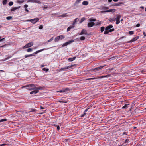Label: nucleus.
I'll list each match as a JSON object with an SVG mask.
<instances>
[{
  "instance_id": "obj_31",
  "label": "nucleus",
  "mask_w": 146,
  "mask_h": 146,
  "mask_svg": "<svg viewBox=\"0 0 146 146\" xmlns=\"http://www.w3.org/2000/svg\"><path fill=\"white\" fill-rule=\"evenodd\" d=\"M105 29V27H101V32L102 33L104 30Z\"/></svg>"
},
{
  "instance_id": "obj_48",
  "label": "nucleus",
  "mask_w": 146,
  "mask_h": 146,
  "mask_svg": "<svg viewBox=\"0 0 146 146\" xmlns=\"http://www.w3.org/2000/svg\"><path fill=\"white\" fill-rule=\"evenodd\" d=\"M43 70H44V71H46V72H47L48 71V70H49V69H46L45 68H44L43 69Z\"/></svg>"
},
{
  "instance_id": "obj_21",
  "label": "nucleus",
  "mask_w": 146,
  "mask_h": 146,
  "mask_svg": "<svg viewBox=\"0 0 146 146\" xmlns=\"http://www.w3.org/2000/svg\"><path fill=\"white\" fill-rule=\"evenodd\" d=\"M76 58V57H74L73 58H68V60L70 61H72L74 60Z\"/></svg>"
},
{
  "instance_id": "obj_40",
  "label": "nucleus",
  "mask_w": 146,
  "mask_h": 146,
  "mask_svg": "<svg viewBox=\"0 0 146 146\" xmlns=\"http://www.w3.org/2000/svg\"><path fill=\"white\" fill-rule=\"evenodd\" d=\"M24 0H22V1H20L19 0H18L17 1L18 3H23V2H24Z\"/></svg>"
},
{
  "instance_id": "obj_25",
  "label": "nucleus",
  "mask_w": 146,
  "mask_h": 146,
  "mask_svg": "<svg viewBox=\"0 0 146 146\" xmlns=\"http://www.w3.org/2000/svg\"><path fill=\"white\" fill-rule=\"evenodd\" d=\"M20 7H14V8H12L11 9V12L14 11H15V10H16L17 9L19 8H20Z\"/></svg>"
},
{
  "instance_id": "obj_18",
  "label": "nucleus",
  "mask_w": 146,
  "mask_h": 146,
  "mask_svg": "<svg viewBox=\"0 0 146 146\" xmlns=\"http://www.w3.org/2000/svg\"><path fill=\"white\" fill-rule=\"evenodd\" d=\"M122 4H123V3L122 2H119L117 3H116L114 5L115 6H120Z\"/></svg>"
},
{
  "instance_id": "obj_61",
  "label": "nucleus",
  "mask_w": 146,
  "mask_h": 146,
  "mask_svg": "<svg viewBox=\"0 0 146 146\" xmlns=\"http://www.w3.org/2000/svg\"><path fill=\"white\" fill-rule=\"evenodd\" d=\"M25 10L27 12H29V10L27 9L26 8L25 9Z\"/></svg>"
},
{
  "instance_id": "obj_29",
  "label": "nucleus",
  "mask_w": 146,
  "mask_h": 146,
  "mask_svg": "<svg viewBox=\"0 0 146 146\" xmlns=\"http://www.w3.org/2000/svg\"><path fill=\"white\" fill-rule=\"evenodd\" d=\"M67 13H64L63 14H62V15H60V17H65L67 16Z\"/></svg>"
},
{
  "instance_id": "obj_12",
  "label": "nucleus",
  "mask_w": 146,
  "mask_h": 146,
  "mask_svg": "<svg viewBox=\"0 0 146 146\" xmlns=\"http://www.w3.org/2000/svg\"><path fill=\"white\" fill-rule=\"evenodd\" d=\"M113 27V26L112 25H108L106 27V28L105 29V30H109L111 28H112Z\"/></svg>"
},
{
  "instance_id": "obj_35",
  "label": "nucleus",
  "mask_w": 146,
  "mask_h": 146,
  "mask_svg": "<svg viewBox=\"0 0 146 146\" xmlns=\"http://www.w3.org/2000/svg\"><path fill=\"white\" fill-rule=\"evenodd\" d=\"M7 0H3V5H5L7 4Z\"/></svg>"
},
{
  "instance_id": "obj_2",
  "label": "nucleus",
  "mask_w": 146,
  "mask_h": 146,
  "mask_svg": "<svg viewBox=\"0 0 146 146\" xmlns=\"http://www.w3.org/2000/svg\"><path fill=\"white\" fill-rule=\"evenodd\" d=\"M39 19L38 18H36L35 19L28 20L27 21L31 22L32 23L35 24L37 22Z\"/></svg>"
},
{
  "instance_id": "obj_20",
  "label": "nucleus",
  "mask_w": 146,
  "mask_h": 146,
  "mask_svg": "<svg viewBox=\"0 0 146 146\" xmlns=\"http://www.w3.org/2000/svg\"><path fill=\"white\" fill-rule=\"evenodd\" d=\"M60 39L59 36L56 37L54 39V41L55 42H58Z\"/></svg>"
},
{
  "instance_id": "obj_10",
  "label": "nucleus",
  "mask_w": 146,
  "mask_h": 146,
  "mask_svg": "<svg viewBox=\"0 0 146 146\" xmlns=\"http://www.w3.org/2000/svg\"><path fill=\"white\" fill-rule=\"evenodd\" d=\"M139 36H137L134 38L132 39H131L129 41H128L127 42V43H131L133 42L136 40H137L138 39H139Z\"/></svg>"
},
{
  "instance_id": "obj_53",
  "label": "nucleus",
  "mask_w": 146,
  "mask_h": 146,
  "mask_svg": "<svg viewBox=\"0 0 146 146\" xmlns=\"http://www.w3.org/2000/svg\"><path fill=\"white\" fill-rule=\"evenodd\" d=\"M140 24L138 23L136 25V27H139L140 26Z\"/></svg>"
},
{
  "instance_id": "obj_26",
  "label": "nucleus",
  "mask_w": 146,
  "mask_h": 146,
  "mask_svg": "<svg viewBox=\"0 0 146 146\" xmlns=\"http://www.w3.org/2000/svg\"><path fill=\"white\" fill-rule=\"evenodd\" d=\"M44 50V49H41V50H38V51H36L35 53V54H37L38 53L41 52V51H42L43 50Z\"/></svg>"
},
{
  "instance_id": "obj_6",
  "label": "nucleus",
  "mask_w": 146,
  "mask_h": 146,
  "mask_svg": "<svg viewBox=\"0 0 146 146\" xmlns=\"http://www.w3.org/2000/svg\"><path fill=\"white\" fill-rule=\"evenodd\" d=\"M27 2H31L39 4H40L41 3V2L39 0H28Z\"/></svg>"
},
{
  "instance_id": "obj_55",
  "label": "nucleus",
  "mask_w": 146,
  "mask_h": 146,
  "mask_svg": "<svg viewBox=\"0 0 146 146\" xmlns=\"http://www.w3.org/2000/svg\"><path fill=\"white\" fill-rule=\"evenodd\" d=\"M143 34L144 35V37H145L146 36V34H145V32H144L143 33Z\"/></svg>"
},
{
  "instance_id": "obj_41",
  "label": "nucleus",
  "mask_w": 146,
  "mask_h": 146,
  "mask_svg": "<svg viewBox=\"0 0 146 146\" xmlns=\"http://www.w3.org/2000/svg\"><path fill=\"white\" fill-rule=\"evenodd\" d=\"M85 37L84 36H81L80 38V40H83L85 39Z\"/></svg>"
},
{
  "instance_id": "obj_57",
  "label": "nucleus",
  "mask_w": 146,
  "mask_h": 146,
  "mask_svg": "<svg viewBox=\"0 0 146 146\" xmlns=\"http://www.w3.org/2000/svg\"><path fill=\"white\" fill-rule=\"evenodd\" d=\"M6 145V144H2L0 146H5V145Z\"/></svg>"
},
{
  "instance_id": "obj_64",
  "label": "nucleus",
  "mask_w": 146,
  "mask_h": 146,
  "mask_svg": "<svg viewBox=\"0 0 146 146\" xmlns=\"http://www.w3.org/2000/svg\"><path fill=\"white\" fill-rule=\"evenodd\" d=\"M113 1L114 2H117L118 1V0H113Z\"/></svg>"
},
{
  "instance_id": "obj_23",
  "label": "nucleus",
  "mask_w": 146,
  "mask_h": 146,
  "mask_svg": "<svg viewBox=\"0 0 146 146\" xmlns=\"http://www.w3.org/2000/svg\"><path fill=\"white\" fill-rule=\"evenodd\" d=\"M79 19L78 18H76L75 19H74V21L73 23V25H74L76 23V22L77 21H79Z\"/></svg>"
},
{
  "instance_id": "obj_8",
  "label": "nucleus",
  "mask_w": 146,
  "mask_h": 146,
  "mask_svg": "<svg viewBox=\"0 0 146 146\" xmlns=\"http://www.w3.org/2000/svg\"><path fill=\"white\" fill-rule=\"evenodd\" d=\"M83 34H84L86 35H88L86 30L84 29H83L82 30L80 34V35H82Z\"/></svg>"
},
{
  "instance_id": "obj_19",
  "label": "nucleus",
  "mask_w": 146,
  "mask_h": 146,
  "mask_svg": "<svg viewBox=\"0 0 146 146\" xmlns=\"http://www.w3.org/2000/svg\"><path fill=\"white\" fill-rule=\"evenodd\" d=\"M74 27V26L72 25L69 27L67 29V31H69L71 29H73Z\"/></svg>"
},
{
  "instance_id": "obj_37",
  "label": "nucleus",
  "mask_w": 146,
  "mask_h": 146,
  "mask_svg": "<svg viewBox=\"0 0 146 146\" xmlns=\"http://www.w3.org/2000/svg\"><path fill=\"white\" fill-rule=\"evenodd\" d=\"M69 67L68 66H66V67H64V68H62L61 69V70H64V69H69Z\"/></svg>"
},
{
  "instance_id": "obj_44",
  "label": "nucleus",
  "mask_w": 146,
  "mask_h": 146,
  "mask_svg": "<svg viewBox=\"0 0 146 146\" xmlns=\"http://www.w3.org/2000/svg\"><path fill=\"white\" fill-rule=\"evenodd\" d=\"M7 119H2L1 120V122H3V121H7Z\"/></svg>"
},
{
  "instance_id": "obj_34",
  "label": "nucleus",
  "mask_w": 146,
  "mask_h": 146,
  "mask_svg": "<svg viewBox=\"0 0 146 146\" xmlns=\"http://www.w3.org/2000/svg\"><path fill=\"white\" fill-rule=\"evenodd\" d=\"M96 20L95 19H90V22H94L96 21Z\"/></svg>"
},
{
  "instance_id": "obj_24",
  "label": "nucleus",
  "mask_w": 146,
  "mask_h": 146,
  "mask_svg": "<svg viewBox=\"0 0 146 146\" xmlns=\"http://www.w3.org/2000/svg\"><path fill=\"white\" fill-rule=\"evenodd\" d=\"M89 109V108H88L85 111L84 113L81 115V117H82L86 115V113L87 111Z\"/></svg>"
},
{
  "instance_id": "obj_22",
  "label": "nucleus",
  "mask_w": 146,
  "mask_h": 146,
  "mask_svg": "<svg viewBox=\"0 0 146 146\" xmlns=\"http://www.w3.org/2000/svg\"><path fill=\"white\" fill-rule=\"evenodd\" d=\"M88 4V2L87 1H84L82 3V4L83 5H86Z\"/></svg>"
},
{
  "instance_id": "obj_5",
  "label": "nucleus",
  "mask_w": 146,
  "mask_h": 146,
  "mask_svg": "<svg viewBox=\"0 0 146 146\" xmlns=\"http://www.w3.org/2000/svg\"><path fill=\"white\" fill-rule=\"evenodd\" d=\"M110 75L108 74L106 76H100V77H98V78H89V79H87V80H93V79H97V78H105V77H110Z\"/></svg>"
},
{
  "instance_id": "obj_58",
  "label": "nucleus",
  "mask_w": 146,
  "mask_h": 146,
  "mask_svg": "<svg viewBox=\"0 0 146 146\" xmlns=\"http://www.w3.org/2000/svg\"><path fill=\"white\" fill-rule=\"evenodd\" d=\"M44 8L45 9H47L48 8V7L47 6H44Z\"/></svg>"
},
{
  "instance_id": "obj_49",
  "label": "nucleus",
  "mask_w": 146,
  "mask_h": 146,
  "mask_svg": "<svg viewBox=\"0 0 146 146\" xmlns=\"http://www.w3.org/2000/svg\"><path fill=\"white\" fill-rule=\"evenodd\" d=\"M43 26L42 25H40L39 27V29H43Z\"/></svg>"
},
{
  "instance_id": "obj_56",
  "label": "nucleus",
  "mask_w": 146,
  "mask_h": 146,
  "mask_svg": "<svg viewBox=\"0 0 146 146\" xmlns=\"http://www.w3.org/2000/svg\"><path fill=\"white\" fill-rule=\"evenodd\" d=\"M101 12L102 13H105V12H107V11H101Z\"/></svg>"
},
{
  "instance_id": "obj_32",
  "label": "nucleus",
  "mask_w": 146,
  "mask_h": 146,
  "mask_svg": "<svg viewBox=\"0 0 146 146\" xmlns=\"http://www.w3.org/2000/svg\"><path fill=\"white\" fill-rule=\"evenodd\" d=\"M12 56H9L7 57L6 58L5 60H7L9 59L10 58H11Z\"/></svg>"
},
{
  "instance_id": "obj_45",
  "label": "nucleus",
  "mask_w": 146,
  "mask_h": 146,
  "mask_svg": "<svg viewBox=\"0 0 146 146\" xmlns=\"http://www.w3.org/2000/svg\"><path fill=\"white\" fill-rule=\"evenodd\" d=\"M13 4V2H10L9 3V6H12Z\"/></svg>"
},
{
  "instance_id": "obj_7",
  "label": "nucleus",
  "mask_w": 146,
  "mask_h": 146,
  "mask_svg": "<svg viewBox=\"0 0 146 146\" xmlns=\"http://www.w3.org/2000/svg\"><path fill=\"white\" fill-rule=\"evenodd\" d=\"M74 40H71L69 41L68 42H66L65 43H64L62 45V47H64V46H67V45H68V44H69L72 43V42H74Z\"/></svg>"
},
{
  "instance_id": "obj_42",
  "label": "nucleus",
  "mask_w": 146,
  "mask_h": 146,
  "mask_svg": "<svg viewBox=\"0 0 146 146\" xmlns=\"http://www.w3.org/2000/svg\"><path fill=\"white\" fill-rule=\"evenodd\" d=\"M81 0H76L75 2V3L76 4H78L79 3Z\"/></svg>"
},
{
  "instance_id": "obj_9",
  "label": "nucleus",
  "mask_w": 146,
  "mask_h": 146,
  "mask_svg": "<svg viewBox=\"0 0 146 146\" xmlns=\"http://www.w3.org/2000/svg\"><path fill=\"white\" fill-rule=\"evenodd\" d=\"M114 30V28H113L110 29L109 30H105L104 32V33L105 34H108L109 33V32H111L112 31H113Z\"/></svg>"
},
{
  "instance_id": "obj_3",
  "label": "nucleus",
  "mask_w": 146,
  "mask_h": 146,
  "mask_svg": "<svg viewBox=\"0 0 146 146\" xmlns=\"http://www.w3.org/2000/svg\"><path fill=\"white\" fill-rule=\"evenodd\" d=\"M121 17V15H117L116 18L115 19V20H116V24H118L120 23V19Z\"/></svg>"
},
{
  "instance_id": "obj_39",
  "label": "nucleus",
  "mask_w": 146,
  "mask_h": 146,
  "mask_svg": "<svg viewBox=\"0 0 146 146\" xmlns=\"http://www.w3.org/2000/svg\"><path fill=\"white\" fill-rule=\"evenodd\" d=\"M129 34L131 35L134 34V31H130L129 32Z\"/></svg>"
},
{
  "instance_id": "obj_59",
  "label": "nucleus",
  "mask_w": 146,
  "mask_h": 146,
  "mask_svg": "<svg viewBox=\"0 0 146 146\" xmlns=\"http://www.w3.org/2000/svg\"><path fill=\"white\" fill-rule=\"evenodd\" d=\"M40 108L41 109H44V108L42 106H40Z\"/></svg>"
},
{
  "instance_id": "obj_46",
  "label": "nucleus",
  "mask_w": 146,
  "mask_h": 146,
  "mask_svg": "<svg viewBox=\"0 0 146 146\" xmlns=\"http://www.w3.org/2000/svg\"><path fill=\"white\" fill-rule=\"evenodd\" d=\"M53 40V38L52 37L50 39L48 40L47 42H50L51 41H52V40Z\"/></svg>"
},
{
  "instance_id": "obj_15",
  "label": "nucleus",
  "mask_w": 146,
  "mask_h": 146,
  "mask_svg": "<svg viewBox=\"0 0 146 146\" xmlns=\"http://www.w3.org/2000/svg\"><path fill=\"white\" fill-rule=\"evenodd\" d=\"M35 55V53H33L32 54H29V55H25V58H26L28 57H29L31 56H34Z\"/></svg>"
},
{
  "instance_id": "obj_16",
  "label": "nucleus",
  "mask_w": 146,
  "mask_h": 146,
  "mask_svg": "<svg viewBox=\"0 0 146 146\" xmlns=\"http://www.w3.org/2000/svg\"><path fill=\"white\" fill-rule=\"evenodd\" d=\"M115 11V9H110L108 10H106V11H107V12H114Z\"/></svg>"
},
{
  "instance_id": "obj_4",
  "label": "nucleus",
  "mask_w": 146,
  "mask_h": 146,
  "mask_svg": "<svg viewBox=\"0 0 146 146\" xmlns=\"http://www.w3.org/2000/svg\"><path fill=\"white\" fill-rule=\"evenodd\" d=\"M33 45V43L32 42H29L26 45H25L24 46H23V48H27L30 47L32 46Z\"/></svg>"
},
{
  "instance_id": "obj_63",
  "label": "nucleus",
  "mask_w": 146,
  "mask_h": 146,
  "mask_svg": "<svg viewBox=\"0 0 146 146\" xmlns=\"http://www.w3.org/2000/svg\"><path fill=\"white\" fill-rule=\"evenodd\" d=\"M57 15V14L56 13H54V14H52V15Z\"/></svg>"
},
{
  "instance_id": "obj_38",
  "label": "nucleus",
  "mask_w": 146,
  "mask_h": 146,
  "mask_svg": "<svg viewBox=\"0 0 146 146\" xmlns=\"http://www.w3.org/2000/svg\"><path fill=\"white\" fill-rule=\"evenodd\" d=\"M32 51V49L31 48H29L27 49V51L28 52H30Z\"/></svg>"
},
{
  "instance_id": "obj_14",
  "label": "nucleus",
  "mask_w": 146,
  "mask_h": 146,
  "mask_svg": "<svg viewBox=\"0 0 146 146\" xmlns=\"http://www.w3.org/2000/svg\"><path fill=\"white\" fill-rule=\"evenodd\" d=\"M69 90L68 88H66L65 89H64L62 90L58 91L57 92L60 93L64 92H65L66 91H68Z\"/></svg>"
},
{
  "instance_id": "obj_28",
  "label": "nucleus",
  "mask_w": 146,
  "mask_h": 146,
  "mask_svg": "<svg viewBox=\"0 0 146 146\" xmlns=\"http://www.w3.org/2000/svg\"><path fill=\"white\" fill-rule=\"evenodd\" d=\"M12 17L11 16H9L6 17V19L7 20H10L12 19Z\"/></svg>"
},
{
  "instance_id": "obj_36",
  "label": "nucleus",
  "mask_w": 146,
  "mask_h": 146,
  "mask_svg": "<svg viewBox=\"0 0 146 146\" xmlns=\"http://www.w3.org/2000/svg\"><path fill=\"white\" fill-rule=\"evenodd\" d=\"M85 19L84 18H81L80 21V23H82V22L84 21L85 20Z\"/></svg>"
},
{
  "instance_id": "obj_62",
  "label": "nucleus",
  "mask_w": 146,
  "mask_h": 146,
  "mask_svg": "<svg viewBox=\"0 0 146 146\" xmlns=\"http://www.w3.org/2000/svg\"><path fill=\"white\" fill-rule=\"evenodd\" d=\"M108 9V7H104V9Z\"/></svg>"
},
{
  "instance_id": "obj_47",
  "label": "nucleus",
  "mask_w": 146,
  "mask_h": 146,
  "mask_svg": "<svg viewBox=\"0 0 146 146\" xmlns=\"http://www.w3.org/2000/svg\"><path fill=\"white\" fill-rule=\"evenodd\" d=\"M36 90H40L42 89V87H36Z\"/></svg>"
},
{
  "instance_id": "obj_13",
  "label": "nucleus",
  "mask_w": 146,
  "mask_h": 146,
  "mask_svg": "<svg viewBox=\"0 0 146 146\" xmlns=\"http://www.w3.org/2000/svg\"><path fill=\"white\" fill-rule=\"evenodd\" d=\"M104 66H103L96 68L94 69V70L96 71L99 70H100L102 69Z\"/></svg>"
},
{
  "instance_id": "obj_17",
  "label": "nucleus",
  "mask_w": 146,
  "mask_h": 146,
  "mask_svg": "<svg viewBox=\"0 0 146 146\" xmlns=\"http://www.w3.org/2000/svg\"><path fill=\"white\" fill-rule=\"evenodd\" d=\"M38 92V90H35L31 91L30 92V94H36Z\"/></svg>"
},
{
  "instance_id": "obj_51",
  "label": "nucleus",
  "mask_w": 146,
  "mask_h": 146,
  "mask_svg": "<svg viewBox=\"0 0 146 146\" xmlns=\"http://www.w3.org/2000/svg\"><path fill=\"white\" fill-rule=\"evenodd\" d=\"M57 129L58 130H60V127L59 126H57Z\"/></svg>"
},
{
  "instance_id": "obj_27",
  "label": "nucleus",
  "mask_w": 146,
  "mask_h": 146,
  "mask_svg": "<svg viewBox=\"0 0 146 146\" xmlns=\"http://www.w3.org/2000/svg\"><path fill=\"white\" fill-rule=\"evenodd\" d=\"M115 20V19L114 18H110L109 19V21L110 22L113 21H114Z\"/></svg>"
},
{
  "instance_id": "obj_50",
  "label": "nucleus",
  "mask_w": 146,
  "mask_h": 146,
  "mask_svg": "<svg viewBox=\"0 0 146 146\" xmlns=\"http://www.w3.org/2000/svg\"><path fill=\"white\" fill-rule=\"evenodd\" d=\"M74 65H70L69 66H68L69 67V68L72 67Z\"/></svg>"
},
{
  "instance_id": "obj_54",
  "label": "nucleus",
  "mask_w": 146,
  "mask_h": 146,
  "mask_svg": "<svg viewBox=\"0 0 146 146\" xmlns=\"http://www.w3.org/2000/svg\"><path fill=\"white\" fill-rule=\"evenodd\" d=\"M24 7L26 9V8L27 7H28V5H24Z\"/></svg>"
},
{
  "instance_id": "obj_11",
  "label": "nucleus",
  "mask_w": 146,
  "mask_h": 146,
  "mask_svg": "<svg viewBox=\"0 0 146 146\" xmlns=\"http://www.w3.org/2000/svg\"><path fill=\"white\" fill-rule=\"evenodd\" d=\"M95 24V23L93 22H90L88 24V26L89 27H92Z\"/></svg>"
},
{
  "instance_id": "obj_1",
  "label": "nucleus",
  "mask_w": 146,
  "mask_h": 146,
  "mask_svg": "<svg viewBox=\"0 0 146 146\" xmlns=\"http://www.w3.org/2000/svg\"><path fill=\"white\" fill-rule=\"evenodd\" d=\"M26 87L29 88H29L28 89L30 90L34 89L36 90V87L35 86V85L33 84L26 85L23 86V87Z\"/></svg>"
},
{
  "instance_id": "obj_30",
  "label": "nucleus",
  "mask_w": 146,
  "mask_h": 146,
  "mask_svg": "<svg viewBox=\"0 0 146 146\" xmlns=\"http://www.w3.org/2000/svg\"><path fill=\"white\" fill-rule=\"evenodd\" d=\"M129 105V104H125L124 106H123L122 107V108L123 109H126L127 108L128 105Z\"/></svg>"
},
{
  "instance_id": "obj_33",
  "label": "nucleus",
  "mask_w": 146,
  "mask_h": 146,
  "mask_svg": "<svg viewBox=\"0 0 146 146\" xmlns=\"http://www.w3.org/2000/svg\"><path fill=\"white\" fill-rule=\"evenodd\" d=\"M59 36V38L60 40H62L64 38V37L63 35Z\"/></svg>"
},
{
  "instance_id": "obj_52",
  "label": "nucleus",
  "mask_w": 146,
  "mask_h": 146,
  "mask_svg": "<svg viewBox=\"0 0 146 146\" xmlns=\"http://www.w3.org/2000/svg\"><path fill=\"white\" fill-rule=\"evenodd\" d=\"M1 37L0 36V42L3 41V40L5 39V38H3V39H1Z\"/></svg>"
},
{
  "instance_id": "obj_60",
  "label": "nucleus",
  "mask_w": 146,
  "mask_h": 146,
  "mask_svg": "<svg viewBox=\"0 0 146 146\" xmlns=\"http://www.w3.org/2000/svg\"><path fill=\"white\" fill-rule=\"evenodd\" d=\"M112 1V0H108V1L109 2H111Z\"/></svg>"
},
{
  "instance_id": "obj_43",
  "label": "nucleus",
  "mask_w": 146,
  "mask_h": 146,
  "mask_svg": "<svg viewBox=\"0 0 146 146\" xmlns=\"http://www.w3.org/2000/svg\"><path fill=\"white\" fill-rule=\"evenodd\" d=\"M30 112H35L36 111V110L34 109H31L30 110Z\"/></svg>"
}]
</instances>
